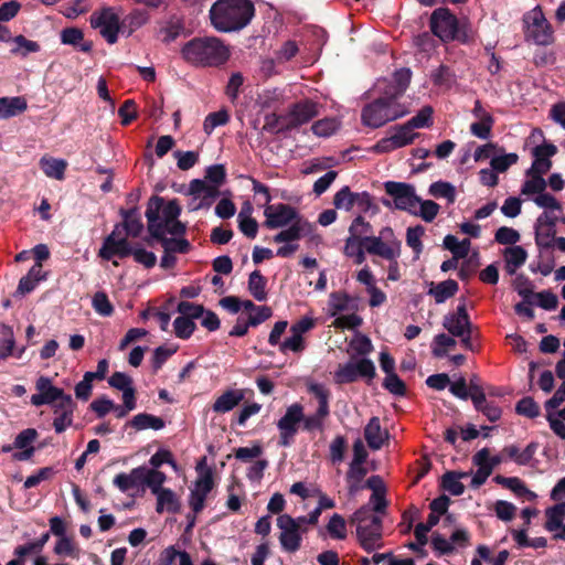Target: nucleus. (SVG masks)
<instances>
[{"label": "nucleus", "mask_w": 565, "mask_h": 565, "mask_svg": "<svg viewBox=\"0 0 565 565\" xmlns=\"http://www.w3.org/2000/svg\"><path fill=\"white\" fill-rule=\"evenodd\" d=\"M35 388L36 394L31 396V403L34 406L52 405L64 399L66 394L62 388H58L52 384V380L46 376H40L36 381Z\"/></svg>", "instance_id": "19"}, {"label": "nucleus", "mask_w": 565, "mask_h": 565, "mask_svg": "<svg viewBox=\"0 0 565 565\" xmlns=\"http://www.w3.org/2000/svg\"><path fill=\"white\" fill-rule=\"evenodd\" d=\"M40 167L46 177L55 180H63L67 162L63 159L42 157L40 160Z\"/></svg>", "instance_id": "35"}, {"label": "nucleus", "mask_w": 565, "mask_h": 565, "mask_svg": "<svg viewBox=\"0 0 565 565\" xmlns=\"http://www.w3.org/2000/svg\"><path fill=\"white\" fill-rule=\"evenodd\" d=\"M309 224L303 218L296 220V222L289 224L288 228L280 231L274 236V242L285 243L298 241L308 228Z\"/></svg>", "instance_id": "37"}, {"label": "nucleus", "mask_w": 565, "mask_h": 565, "mask_svg": "<svg viewBox=\"0 0 565 565\" xmlns=\"http://www.w3.org/2000/svg\"><path fill=\"white\" fill-rule=\"evenodd\" d=\"M494 238L499 244L514 246L520 241V234L512 227L501 226L497 230Z\"/></svg>", "instance_id": "64"}, {"label": "nucleus", "mask_w": 565, "mask_h": 565, "mask_svg": "<svg viewBox=\"0 0 565 565\" xmlns=\"http://www.w3.org/2000/svg\"><path fill=\"white\" fill-rule=\"evenodd\" d=\"M458 282L454 279H447L437 285H433L428 294L434 297L437 303H443L458 291Z\"/></svg>", "instance_id": "39"}, {"label": "nucleus", "mask_w": 565, "mask_h": 565, "mask_svg": "<svg viewBox=\"0 0 565 565\" xmlns=\"http://www.w3.org/2000/svg\"><path fill=\"white\" fill-rule=\"evenodd\" d=\"M157 497L156 511L162 513L168 511L170 513H177L180 510V501L178 495L169 488H166L154 494Z\"/></svg>", "instance_id": "36"}, {"label": "nucleus", "mask_w": 565, "mask_h": 565, "mask_svg": "<svg viewBox=\"0 0 565 565\" xmlns=\"http://www.w3.org/2000/svg\"><path fill=\"white\" fill-rule=\"evenodd\" d=\"M255 8L249 0H217L210 9L211 23L223 33L244 29L253 19Z\"/></svg>", "instance_id": "2"}, {"label": "nucleus", "mask_w": 565, "mask_h": 565, "mask_svg": "<svg viewBox=\"0 0 565 565\" xmlns=\"http://www.w3.org/2000/svg\"><path fill=\"white\" fill-rule=\"evenodd\" d=\"M539 445L536 443H530L523 450L516 445H508L503 448V455L508 460H512L520 466L529 465L533 459Z\"/></svg>", "instance_id": "28"}, {"label": "nucleus", "mask_w": 565, "mask_h": 565, "mask_svg": "<svg viewBox=\"0 0 565 565\" xmlns=\"http://www.w3.org/2000/svg\"><path fill=\"white\" fill-rule=\"evenodd\" d=\"M319 115V105L306 99L292 105L287 115L279 118L281 127L290 129L307 124Z\"/></svg>", "instance_id": "13"}, {"label": "nucleus", "mask_w": 565, "mask_h": 565, "mask_svg": "<svg viewBox=\"0 0 565 565\" xmlns=\"http://www.w3.org/2000/svg\"><path fill=\"white\" fill-rule=\"evenodd\" d=\"M122 216L121 231L126 232V236L138 237L143 231V224L136 209L121 210Z\"/></svg>", "instance_id": "33"}, {"label": "nucleus", "mask_w": 565, "mask_h": 565, "mask_svg": "<svg viewBox=\"0 0 565 565\" xmlns=\"http://www.w3.org/2000/svg\"><path fill=\"white\" fill-rule=\"evenodd\" d=\"M468 477L467 472H454L449 471L443 476L441 486L452 495H460L465 491V486L460 479Z\"/></svg>", "instance_id": "43"}, {"label": "nucleus", "mask_w": 565, "mask_h": 565, "mask_svg": "<svg viewBox=\"0 0 565 565\" xmlns=\"http://www.w3.org/2000/svg\"><path fill=\"white\" fill-rule=\"evenodd\" d=\"M359 300L344 291H334L329 295L328 315L337 317L341 312L358 311Z\"/></svg>", "instance_id": "24"}, {"label": "nucleus", "mask_w": 565, "mask_h": 565, "mask_svg": "<svg viewBox=\"0 0 565 565\" xmlns=\"http://www.w3.org/2000/svg\"><path fill=\"white\" fill-rule=\"evenodd\" d=\"M493 481L514 492L518 497H525L529 501H534L537 495L526 488L525 483L518 477L495 476Z\"/></svg>", "instance_id": "31"}, {"label": "nucleus", "mask_w": 565, "mask_h": 565, "mask_svg": "<svg viewBox=\"0 0 565 565\" xmlns=\"http://www.w3.org/2000/svg\"><path fill=\"white\" fill-rule=\"evenodd\" d=\"M366 473H367V470L364 467V465H361V463L358 465L354 462L350 463V467H349V470L347 473V479L349 482H352V484L350 486L351 493H354L359 490V483L362 481V479L365 477Z\"/></svg>", "instance_id": "59"}, {"label": "nucleus", "mask_w": 565, "mask_h": 565, "mask_svg": "<svg viewBox=\"0 0 565 565\" xmlns=\"http://www.w3.org/2000/svg\"><path fill=\"white\" fill-rule=\"evenodd\" d=\"M181 207L175 200L164 202L162 198L153 196L146 211L148 232L154 238L170 235H183L185 225L179 221Z\"/></svg>", "instance_id": "1"}, {"label": "nucleus", "mask_w": 565, "mask_h": 565, "mask_svg": "<svg viewBox=\"0 0 565 565\" xmlns=\"http://www.w3.org/2000/svg\"><path fill=\"white\" fill-rule=\"evenodd\" d=\"M228 120L230 116L226 110L211 113L204 119L203 130L206 135H211L216 127L226 125Z\"/></svg>", "instance_id": "56"}, {"label": "nucleus", "mask_w": 565, "mask_h": 565, "mask_svg": "<svg viewBox=\"0 0 565 565\" xmlns=\"http://www.w3.org/2000/svg\"><path fill=\"white\" fill-rule=\"evenodd\" d=\"M364 438L372 450L381 449L388 439V431L382 429L380 418L372 417L364 428Z\"/></svg>", "instance_id": "27"}, {"label": "nucleus", "mask_w": 565, "mask_h": 565, "mask_svg": "<svg viewBox=\"0 0 565 565\" xmlns=\"http://www.w3.org/2000/svg\"><path fill=\"white\" fill-rule=\"evenodd\" d=\"M306 343L303 337L291 333V335L287 339H285L279 344V351L282 353H286L288 351H291L294 353H300L305 350Z\"/></svg>", "instance_id": "63"}, {"label": "nucleus", "mask_w": 565, "mask_h": 565, "mask_svg": "<svg viewBox=\"0 0 565 565\" xmlns=\"http://www.w3.org/2000/svg\"><path fill=\"white\" fill-rule=\"evenodd\" d=\"M75 408L76 404L71 395L53 404V427L55 433L61 434L73 425Z\"/></svg>", "instance_id": "21"}, {"label": "nucleus", "mask_w": 565, "mask_h": 565, "mask_svg": "<svg viewBox=\"0 0 565 565\" xmlns=\"http://www.w3.org/2000/svg\"><path fill=\"white\" fill-rule=\"evenodd\" d=\"M343 253L345 256L354 259L355 264H362L365 260V242L353 236H348L344 243Z\"/></svg>", "instance_id": "40"}, {"label": "nucleus", "mask_w": 565, "mask_h": 565, "mask_svg": "<svg viewBox=\"0 0 565 565\" xmlns=\"http://www.w3.org/2000/svg\"><path fill=\"white\" fill-rule=\"evenodd\" d=\"M141 476L142 467H138L132 469L129 473H118L114 478L113 482L121 492H127L131 489L142 486Z\"/></svg>", "instance_id": "34"}, {"label": "nucleus", "mask_w": 565, "mask_h": 565, "mask_svg": "<svg viewBox=\"0 0 565 565\" xmlns=\"http://www.w3.org/2000/svg\"><path fill=\"white\" fill-rule=\"evenodd\" d=\"M174 333L180 339H188L195 330V323L185 317H178L173 321Z\"/></svg>", "instance_id": "62"}, {"label": "nucleus", "mask_w": 565, "mask_h": 565, "mask_svg": "<svg viewBox=\"0 0 565 565\" xmlns=\"http://www.w3.org/2000/svg\"><path fill=\"white\" fill-rule=\"evenodd\" d=\"M430 30L443 42L454 41L458 32V19L447 8L436 9L430 17Z\"/></svg>", "instance_id": "11"}, {"label": "nucleus", "mask_w": 565, "mask_h": 565, "mask_svg": "<svg viewBox=\"0 0 565 565\" xmlns=\"http://www.w3.org/2000/svg\"><path fill=\"white\" fill-rule=\"evenodd\" d=\"M365 250L370 255L385 260L398 259L402 254V242L390 226L380 230L379 235L364 238Z\"/></svg>", "instance_id": "7"}, {"label": "nucleus", "mask_w": 565, "mask_h": 565, "mask_svg": "<svg viewBox=\"0 0 565 565\" xmlns=\"http://www.w3.org/2000/svg\"><path fill=\"white\" fill-rule=\"evenodd\" d=\"M408 111L407 107L397 102H388L379 97L363 108L362 121L366 126L377 128L388 121L404 117Z\"/></svg>", "instance_id": "6"}, {"label": "nucleus", "mask_w": 565, "mask_h": 565, "mask_svg": "<svg viewBox=\"0 0 565 565\" xmlns=\"http://www.w3.org/2000/svg\"><path fill=\"white\" fill-rule=\"evenodd\" d=\"M60 38L63 44L78 47V50L84 53H89L93 49V43L84 40V33L78 28L72 26L63 29Z\"/></svg>", "instance_id": "30"}, {"label": "nucleus", "mask_w": 565, "mask_h": 565, "mask_svg": "<svg viewBox=\"0 0 565 565\" xmlns=\"http://www.w3.org/2000/svg\"><path fill=\"white\" fill-rule=\"evenodd\" d=\"M411 77L412 72L409 68L397 70L391 79H379L375 84V89L382 95L380 98H385L388 102H396V99L407 89L411 83Z\"/></svg>", "instance_id": "9"}, {"label": "nucleus", "mask_w": 565, "mask_h": 565, "mask_svg": "<svg viewBox=\"0 0 565 565\" xmlns=\"http://www.w3.org/2000/svg\"><path fill=\"white\" fill-rule=\"evenodd\" d=\"M218 188L216 185H212L203 180H193L190 183V194L194 196V200H199L196 204L193 205V210H199L202 207H209L214 202V200L218 195Z\"/></svg>", "instance_id": "23"}, {"label": "nucleus", "mask_w": 565, "mask_h": 565, "mask_svg": "<svg viewBox=\"0 0 565 565\" xmlns=\"http://www.w3.org/2000/svg\"><path fill=\"white\" fill-rule=\"evenodd\" d=\"M54 553L61 556H68L75 559H79L82 555L81 548L68 536L57 540L54 546Z\"/></svg>", "instance_id": "48"}, {"label": "nucleus", "mask_w": 565, "mask_h": 565, "mask_svg": "<svg viewBox=\"0 0 565 565\" xmlns=\"http://www.w3.org/2000/svg\"><path fill=\"white\" fill-rule=\"evenodd\" d=\"M443 326L452 337L463 335L471 330L472 326L466 306L460 305L456 312L446 315Z\"/></svg>", "instance_id": "22"}, {"label": "nucleus", "mask_w": 565, "mask_h": 565, "mask_svg": "<svg viewBox=\"0 0 565 565\" xmlns=\"http://www.w3.org/2000/svg\"><path fill=\"white\" fill-rule=\"evenodd\" d=\"M355 202L356 193L352 192L349 186L340 189L333 198V204L339 210L350 211Z\"/></svg>", "instance_id": "50"}, {"label": "nucleus", "mask_w": 565, "mask_h": 565, "mask_svg": "<svg viewBox=\"0 0 565 565\" xmlns=\"http://www.w3.org/2000/svg\"><path fill=\"white\" fill-rule=\"evenodd\" d=\"M356 523V534L361 546L366 552H372L382 546V520L371 515L370 508L364 505L353 514Z\"/></svg>", "instance_id": "5"}, {"label": "nucleus", "mask_w": 565, "mask_h": 565, "mask_svg": "<svg viewBox=\"0 0 565 565\" xmlns=\"http://www.w3.org/2000/svg\"><path fill=\"white\" fill-rule=\"evenodd\" d=\"M456 344V341L454 338L445 334L439 333L434 338L431 352L434 356L441 358L446 355V349L451 348Z\"/></svg>", "instance_id": "61"}, {"label": "nucleus", "mask_w": 565, "mask_h": 565, "mask_svg": "<svg viewBox=\"0 0 565 565\" xmlns=\"http://www.w3.org/2000/svg\"><path fill=\"white\" fill-rule=\"evenodd\" d=\"M384 188L386 193L393 198L395 209L407 211L411 214L416 213L419 198L416 195L415 188L412 184L387 181Z\"/></svg>", "instance_id": "10"}, {"label": "nucleus", "mask_w": 565, "mask_h": 565, "mask_svg": "<svg viewBox=\"0 0 565 565\" xmlns=\"http://www.w3.org/2000/svg\"><path fill=\"white\" fill-rule=\"evenodd\" d=\"M131 426L137 430L153 429L160 430L164 427V420L158 416L141 413L134 416Z\"/></svg>", "instance_id": "42"}, {"label": "nucleus", "mask_w": 565, "mask_h": 565, "mask_svg": "<svg viewBox=\"0 0 565 565\" xmlns=\"http://www.w3.org/2000/svg\"><path fill=\"white\" fill-rule=\"evenodd\" d=\"M213 486L214 482L211 470H205L195 480L189 499V504L195 513L203 510L205 499L213 489Z\"/></svg>", "instance_id": "20"}, {"label": "nucleus", "mask_w": 565, "mask_h": 565, "mask_svg": "<svg viewBox=\"0 0 565 565\" xmlns=\"http://www.w3.org/2000/svg\"><path fill=\"white\" fill-rule=\"evenodd\" d=\"M250 205L247 204L246 210L243 209L237 217L241 232L249 238H255L258 231V224L255 218L249 216Z\"/></svg>", "instance_id": "47"}, {"label": "nucleus", "mask_w": 565, "mask_h": 565, "mask_svg": "<svg viewBox=\"0 0 565 565\" xmlns=\"http://www.w3.org/2000/svg\"><path fill=\"white\" fill-rule=\"evenodd\" d=\"M546 519L545 527L547 531L553 532L562 527L565 520V502L548 508L546 510Z\"/></svg>", "instance_id": "46"}, {"label": "nucleus", "mask_w": 565, "mask_h": 565, "mask_svg": "<svg viewBox=\"0 0 565 565\" xmlns=\"http://www.w3.org/2000/svg\"><path fill=\"white\" fill-rule=\"evenodd\" d=\"M439 209L440 207L436 202L431 200L422 201L419 199V203L416 206V213L412 214L422 217L427 223H430L436 218Z\"/></svg>", "instance_id": "52"}, {"label": "nucleus", "mask_w": 565, "mask_h": 565, "mask_svg": "<svg viewBox=\"0 0 565 565\" xmlns=\"http://www.w3.org/2000/svg\"><path fill=\"white\" fill-rule=\"evenodd\" d=\"M166 480L167 476L162 471L142 467V486H147L153 494L164 489L162 484L166 482Z\"/></svg>", "instance_id": "41"}, {"label": "nucleus", "mask_w": 565, "mask_h": 565, "mask_svg": "<svg viewBox=\"0 0 565 565\" xmlns=\"http://www.w3.org/2000/svg\"><path fill=\"white\" fill-rule=\"evenodd\" d=\"M555 239V220L551 218L547 213H543L537 218L535 241L540 247H553Z\"/></svg>", "instance_id": "26"}, {"label": "nucleus", "mask_w": 565, "mask_h": 565, "mask_svg": "<svg viewBox=\"0 0 565 565\" xmlns=\"http://www.w3.org/2000/svg\"><path fill=\"white\" fill-rule=\"evenodd\" d=\"M28 104L23 97H1L0 98V117L10 118L23 113Z\"/></svg>", "instance_id": "38"}, {"label": "nucleus", "mask_w": 565, "mask_h": 565, "mask_svg": "<svg viewBox=\"0 0 565 565\" xmlns=\"http://www.w3.org/2000/svg\"><path fill=\"white\" fill-rule=\"evenodd\" d=\"M248 291L257 301L267 299L266 279L258 270L250 273L248 278Z\"/></svg>", "instance_id": "44"}, {"label": "nucleus", "mask_w": 565, "mask_h": 565, "mask_svg": "<svg viewBox=\"0 0 565 565\" xmlns=\"http://www.w3.org/2000/svg\"><path fill=\"white\" fill-rule=\"evenodd\" d=\"M330 411H322L317 408V412L312 415L305 416V419H302L303 429L306 431H315V430H322L324 425V419L329 416Z\"/></svg>", "instance_id": "58"}, {"label": "nucleus", "mask_w": 565, "mask_h": 565, "mask_svg": "<svg viewBox=\"0 0 565 565\" xmlns=\"http://www.w3.org/2000/svg\"><path fill=\"white\" fill-rule=\"evenodd\" d=\"M182 54L193 64L218 66L230 58V49L217 38H199L186 43Z\"/></svg>", "instance_id": "3"}, {"label": "nucleus", "mask_w": 565, "mask_h": 565, "mask_svg": "<svg viewBox=\"0 0 565 565\" xmlns=\"http://www.w3.org/2000/svg\"><path fill=\"white\" fill-rule=\"evenodd\" d=\"M416 136L417 134L412 131L406 124L395 126L391 129L388 137L382 138L374 146V151L379 153L391 152L395 149L411 145Z\"/></svg>", "instance_id": "18"}, {"label": "nucleus", "mask_w": 565, "mask_h": 565, "mask_svg": "<svg viewBox=\"0 0 565 565\" xmlns=\"http://www.w3.org/2000/svg\"><path fill=\"white\" fill-rule=\"evenodd\" d=\"M134 249L135 247L128 243L127 237L121 236V225H115L113 232L104 239L99 256L106 260H110L115 256L125 258L130 256Z\"/></svg>", "instance_id": "14"}, {"label": "nucleus", "mask_w": 565, "mask_h": 565, "mask_svg": "<svg viewBox=\"0 0 565 565\" xmlns=\"http://www.w3.org/2000/svg\"><path fill=\"white\" fill-rule=\"evenodd\" d=\"M372 225L364 220L362 216H356L350 227L349 235L363 241L364 238H371L373 235Z\"/></svg>", "instance_id": "54"}, {"label": "nucleus", "mask_w": 565, "mask_h": 565, "mask_svg": "<svg viewBox=\"0 0 565 565\" xmlns=\"http://www.w3.org/2000/svg\"><path fill=\"white\" fill-rule=\"evenodd\" d=\"M264 215L266 218L264 225L270 230L288 226L296 220L302 218L295 207L284 203L266 205Z\"/></svg>", "instance_id": "16"}, {"label": "nucleus", "mask_w": 565, "mask_h": 565, "mask_svg": "<svg viewBox=\"0 0 565 565\" xmlns=\"http://www.w3.org/2000/svg\"><path fill=\"white\" fill-rule=\"evenodd\" d=\"M302 419H305L303 407L299 403L287 407L285 415L277 423L280 433L279 445L288 447L291 444Z\"/></svg>", "instance_id": "12"}, {"label": "nucleus", "mask_w": 565, "mask_h": 565, "mask_svg": "<svg viewBox=\"0 0 565 565\" xmlns=\"http://www.w3.org/2000/svg\"><path fill=\"white\" fill-rule=\"evenodd\" d=\"M503 258L507 273L509 275H514L515 271L526 262L527 253L522 246L514 245L507 247L503 250Z\"/></svg>", "instance_id": "29"}, {"label": "nucleus", "mask_w": 565, "mask_h": 565, "mask_svg": "<svg viewBox=\"0 0 565 565\" xmlns=\"http://www.w3.org/2000/svg\"><path fill=\"white\" fill-rule=\"evenodd\" d=\"M374 375V363L369 359H361L358 362H348L340 365L334 373V381L343 384L354 382L359 377L373 379Z\"/></svg>", "instance_id": "15"}, {"label": "nucleus", "mask_w": 565, "mask_h": 565, "mask_svg": "<svg viewBox=\"0 0 565 565\" xmlns=\"http://www.w3.org/2000/svg\"><path fill=\"white\" fill-rule=\"evenodd\" d=\"M38 438V431L34 428H26L18 434L14 439L13 446L21 451L13 455V459L19 461L29 460L35 452L32 444Z\"/></svg>", "instance_id": "25"}, {"label": "nucleus", "mask_w": 565, "mask_h": 565, "mask_svg": "<svg viewBox=\"0 0 565 565\" xmlns=\"http://www.w3.org/2000/svg\"><path fill=\"white\" fill-rule=\"evenodd\" d=\"M243 398L244 393L242 390H228L215 399L213 411L215 413H227L235 408Z\"/></svg>", "instance_id": "32"}, {"label": "nucleus", "mask_w": 565, "mask_h": 565, "mask_svg": "<svg viewBox=\"0 0 565 565\" xmlns=\"http://www.w3.org/2000/svg\"><path fill=\"white\" fill-rule=\"evenodd\" d=\"M89 23L109 44H115L120 31V10L114 7H104L92 13Z\"/></svg>", "instance_id": "8"}, {"label": "nucleus", "mask_w": 565, "mask_h": 565, "mask_svg": "<svg viewBox=\"0 0 565 565\" xmlns=\"http://www.w3.org/2000/svg\"><path fill=\"white\" fill-rule=\"evenodd\" d=\"M526 175L529 179L522 185V189H521L522 195H526V196L535 195L536 196L545 191L547 183L543 177L534 175V174H526Z\"/></svg>", "instance_id": "49"}, {"label": "nucleus", "mask_w": 565, "mask_h": 565, "mask_svg": "<svg viewBox=\"0 0 565 565\" xmlns=\"http://www.w3.org/2000/svg\"><path fill=\"white\" fill-rule=\"evenodd\" d=\"M327 531L332 539L344 540L347 537V523L343 516L334 513L327 524Z\"/></svg>", "instance_id": "55"}, {"label": "nucleus", "mask_w": 565, "mask_h": 565, "mask_svg": "<svg viewBox=\"0 0 565 565\" xmlns=\"http://www.w3.org/2000/svg\"><path fill=\"white\" fill-rule=\"evenodd\" d=\"M444 247L451 252L456 258H465L470 250L471 243L469 239L458 241L454 235H446L444 238Z\"/></svg>", "instance_id": "45"}, {"label": "nucleus", "mask_w": 565, "mask_h": 565, "mask_svg": "<svg viewBox=\"0 0 565 565\" xmlns=\"http://www.w3.org/2000/svg\"><path fill=\"white\" fill-rule=\"evenodd\" d=\"M15 46L11 50V53L14 55L26 56L29 53H35L40 51V45L35 41L28 40L23 35H17L12 39Z\"/></svg>", "instance_id": "57"}, {"label": "nucleus", "mask_w": 565, "mask_h": 565, "mask_svg": "<svg viewBox=\"0 0 565 565\" xmlns=\"http://www.w3.org/2000/svg\"><path fill=\"white\" fill-rule=\"evenodd\" d=\"M339 128V122L332 118H324L316 121L311 130L319 137H329L334 134Z\"/></svg>", "instance_id": "60"}, {"label": "nucleus", "mask_w": 565, "mask_h": 565, "mask_svg": "<svg viewBox=\"0 0 565 565\" xmlns=\"http://www.w3.org/2000/svg\"><path fill=\"white\" fill-rule=\"evenodd\" d=\"M277 526L280 530L278 539L281 548L287 553H296L301 546L303 533L296 527L294 518L289 514L279 515Z\"/></svg>", "instance_id": "17"}, {"label": "nucleus", "mask_w": 565, "mask_h": 565, "mask_svg": "<svg viewBox=\"0 0 565 565\" xmlns=\"http://www.w3.org/2000/svg\"><path fill=\"white\" fill-rule=\"evenodd\" d=\"M429 194L435 198L447 199L449 203H454L456 200V189L449 182L437 181L429 185Z\"/></svg>", "instance_id": "51"}, {"label": "nucleus", "mask_w": 565, "mask_h": 565, "mask_svg": "<svg viewBox=\"0 0 565 565\" xmlns=\"http://www.w3.org/2000/svg\"><path fill=\"white\" fill-rule=\"evenodd\" d=\"M522 31L525 42L539 46L552 45L554 30L540 6L526 11L522 17Z\"/></svg>", "instance_id": "4"}, {"label": "nucleus", "mask_w": 565, "mask_h": 565, "mask_svg": "<svg viewBox=\"0 0 565 565\" xmlns=\"http://www.w3.org/2000/svg\"><path fill=\"white\" fill-rule=\"evenodd\" d=\"M431 79L435 85L449 89L456 84V76L449 67L440 65L433 74Z\"/></svg>", "instance_id": "53"}]
</instances>
